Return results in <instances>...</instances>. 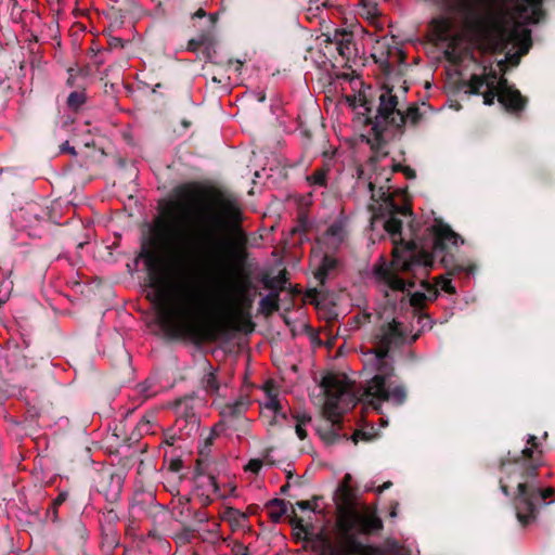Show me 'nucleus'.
Returning <instances> with one entry per match:
<instances>
[{"mask_svg":"<svg viewBox=\"0 0 555 555\" xmlns=\"http://www.w3.org/2000/svg\"><path fill=\"white\" fill-rule=\"evenodd\" d=\"M457 13L492 51H506L505 62L517 65L530 48L527 24L538 23L542 0H437Z\"/></svg>","mask_w":555,"mask_h":555,"instance_id":"nucleus-1","label":"nucleus"},{"mask_svg":"<svg viewBox=\"0 0 555 555\" xmlns=\"http://www.w3.org/2000/svg\"><path fill=\"white\" fill-rule=\"evenodd\" d=\"M389 172L379 175L369 182L372 198L383 201L389 217L385 221V230L392 236V260L378 263L374 269L375 279L391 291L405 292L420 280L425 293L415 292L411 296V305L420 307L424 300L433 301L438 296V291L431 286L426 276L433 267L434 256L427 250L420 248L415 242L404 243L400 236L402 221L399 216L409 217L410 208L406 205L393 203L391 186L389 185Z\"/></svg>","mask_w":555,"mask_h":555,"instance_id":"nucleus-2","label":"nucleus"},{"mask_svg":"<svg viewBox=\"0 0 555 555\" xmlns=\"http://www.w3.org/2000/svg\"><path fill=\"white\" fill-rule=\"evenodd\" d=\"M154 304L162 327L175 336L204 337L203 300L199 293L167 268L151 272Z\"/></svg>","mask_w":555,"mask_h":555,"instance_id":"nucleus-3","label":"nucleus"},{"mask_svg":"<svg viewBox=\"0 0 555 555\" xmlns=\"http://www.w3.org/2000/svg\"><path fill=\"white\" fill-rule=\"evenodd\" d=\"M404 340L400 323L396 320L382 324L372 335L373 348L363 352V369L371 377L366 380L362 400L378 410L389 401L396 405L406 399L405 388L392 382L395 369L390 350Z\"/></svg>","mask_w":555,"mask_h":555,"instance_id":"nucleus-4","label":"nucleus"},{"mask_svg":"<svg viewBox=\"0 0 555 555\" xmlns=\"http://www.w3.org/2000/svg\"><path fill=\"white\" fill-rule=\"evenodd\" d=\"M538 438L530 435L521 455L515 460L514 469L518 475L515 509L518 521L527 525L535 517L537 503L544 501L554 493L553 488H539L535 482L537 469L541 464V451L538 449Z\"/></svg>","mask_w":555,"mask_h":555,"instance_id":"nucleus-5","label":"nucleus"},{"mask_svg":"<svg viewBox=\"0 0 555 555\" xmlns=\"http://www.w3.org/2000/svg\"><path fill=\"white\" fill-rule=\"evenodd\" d=\"M241 219V210L234 199L219 197L208 218L209 228L204 232V244L201 245L209 269L216 273L217 263L222 261V251L228 246V232L235 231Z\"/></svg>","mask_w":555,"mask_h":555,"instance_id":"nucleus-6","label":"nucleus"},{"mask_svg":"<svg viewBox=\"0 0 555 555\" xmlns=\"http://www.w3.org/2000/svg\"><path fill=\"white\" fill-rule=\"evenodd\" d=\"M338 535L332 555H360L363 552V545L357 540L358 533H371L382 529V520L374 511L364 508L363 511L349 509L338 518Z\"/></svg>","mask_w":555,"mask_h":555,"instance_id":"nucleus-7","label":"nucleus"},{"mask_svg":"<svg viewBox=\"0 0 555 555\" xmlns=\"http://www.w3.org/2000/svg\"><path fill=\"white\" fill-rule=\"evenodd\" d=\"M378 99L379 105L375 112L366 102L361 105L364 109L365 124L370 125L376 134H380L388 127L399 129L409 121L411 124L417 122L420 118L418 108L411 106L404 112L391 89L383 88Z\"/></svg>","mask_w":555,"mask_h":555,"instance_id":"nucleus-8","label":"nucleus"},{"mask_svg":"<svg viewBox=\"0 0 555 555\" xmlns=\"http://www.w3.org/2000/svg\"><path fill=\"white\" fill-rule=\"evenodd\" d=\"M467 92L481 94L483 103L491 105L495 98L508 111H520L525 106V99L520 92L507 83V80L500 77L492 67L485 68L481 75H473L467 83Z\"/></svg>","mask_w":555,"mask_h":555,"instance_id":"nucleus-9","label":"nucleus"},{"mask_svg":"<svg viewBox=\"0 0 555 555\" xmlns=\"http://www.w3.org/2000/svg\"><path fill=\"white\" fill-rule=\"evenodd\" d=\"M322 386L326 396L323 414L331 423L333 431V438H328L327 441L333 442L338 436L336 429L343 413L353 403V395L349 384L338 376L324 377Z\"/></svg>","mask_w":555,"mask_h":555,"instance_id":"nucleus-10","label":"nucleus"},{"mask_svg":"<svg viewBox=\"0 0 555 555\" xmlns=\"http://www.w3.org/2000/svg\"><path fill=\"white\" fill-rule=\"evenodd\" d=\"M261 414L263 417L270 418V425L280 424L281 421L286 418L285 413L282 412L278 393L271 383L264 385V399L261 403Z\"/></svg>","mask_w":555,"mask_h":555,"instance_id":"nucleus-11","label":"nucleus"},{"mask_svg":"<svg viewBox=\"0 0 555 555\" xmlns=\"http://www.w3.org/2000/svg\"><path fill=\"white\" fill-rule=\"evenodd\" d=\"M431 232L434 235L433 251L436 256L443 251L448 245H457L460 240V236L441 221H436L431 225Z\"/></svg>","mask_w":555,"mask_h":555,"instance_id":"nucleus-12","label":"nucleus"},{"mask_svg":"<svg viewBox=\"0 0 555 555\" xmlns=\"http://www.w3.org/2000/svg\"><path fill=\"white\" fill-rule=\"evenodd\" d=\"M214 281L217 282L218 285L217 297L212 305L214 310L222 315L229 314L232 310V295L230 288L220 276L217 279L216 274H214Z\"/></svg>","mask_w":555,"mask_h":555,"instance_id":"nucleus-13","label":"nucleus"},{"mask_svg":"<svg viewBox=\"0 0 555 555\" xmlns=\"http://www.w3.org/2000/svg\"><path fill=\"white\" fill-rule=\"evenodd\" d=\"M347 236V231L343 222H334L323 234L321 242L328 250L337 249Z\"/></svg>","mask_w":555,"mask_h":555,"instance_id":"nucleus-14","label":"nucleus"},{"mask_svg":"<svg viewBox=\"0 0 555 555\" xmlns=\"http://www.w3.org/2000/svg\"><path fill=\"white\" fill-rule=\"evenodd\" d=\"M332 41L336 44L338 53L344 57H349L352 35L346 30H336Z\"/></svg>","mask_w":555,"mask_h":555,"instance_id":"nucleus-15","label":"nucleus"},{"mask_svg":"<svg viewBox=\"0 0 555 555\" xmlns=\"http://www.w3.org/2000/svg\"><path fill=\"white\" fill-rule=\"evenodd\" d=\"M221 518L230 524L232 530L243 529L247 520L246 514L234 507H227Z\"/></svg>","mask_w":555,"mask_h":555,"instance_id":"nucleus-16","label":"nucleus"},{"mask_svg":"<svg viewBox=\"0 0 555 555\" xmlns=\"http://www.w3.org/2000/svg\"><path fill=\"white\" fill-rule=\"evenodd\" d=\"M337 261L335 258L325 255L321 261L320 264L317 268L315 271V278L321 282L324 283L325 279L328 276L331 271H333L336 268Z\"/></svg>","mask_w":555,"mask_h":555,"instance_id":"nucleus-17","label":"nucleus"},{"mask_svg":"<svg viewBox=\"0 0 555 555\" xmlns=\"http://www.w3.org/2000/svg\"><path fill=\"white\" fill-rule=\"evenodd\" d=\"M288 503L284 500L274 499L268 504L270 517L274 521H279L281 517L287 513Z\"/></svg>","mask_w":555,"mask_h":555,"instance_id":"nucleus-18","label":"nucleus"},{"mask_svg":"<svg viewBox=\"0 0 555 555\" xmlns=\"http://www.w3.org/2000/svg\"><path fill=\"white\" fill-rule=\"evenodd\" d=\"M207 366L209 369V372L203 378V387L207 393L215 395L218 393L220 385L217 380L216 374L212 371L211 365L207 364Z\"/></svg>","mask_w":555,"mask_h":555,"instance_id":"nucleus-19","label":"nucleus"},{"mask_svg":"<svg viewBox=\"0 0 555 555\" xmlns=\"http://www.w3.org/2000/svg\"><path fill=\"white\" fill-rule=\"evenodd\" d=\"M295 431L300 440L307 437L306 426L311 422L310 415L306 413H297L294 415Z\"/></svg>","mask_w":555,"mask_h":555,"instance_id":"nucleus-20","label":"nucleus"},{"mask_svg":"<svg viewBox=\"0 0 555 555\" xmlns=\"http://www.w3.org/2000/svg\"><path fill=\"white\" fill-rule=\"evenodd\" d=\"M434 25L437 31V36L441 40H447L452 26L450 20L441 17L434 21Z\"/></svg>","mask_w":555,"mask_h":555,"instance_id":"nucleus-21","label":"nucleus"},{"mask_svg":"<svg viewBox=\"0 0 555 555\" xmlns=\"http://www.w3.org/2000/svg\"><path fill=\"white\" fill-rule=\"evenodd\" d=\"M327 172L326 168L317 169L307 180L311 185L324 186L327 180Z\"/></svg>","mask_w":555,"mask_h":555,"instance_id":"nucleus-22","label":"nucleus"},{"mask_svg":"<svg viewBox=\"0 0 555 555\" xmlns=\"http://www.w3.org/2000/svg\"><path fill=\"white\" fill-rule=\"evenodd\" d=\"M86 101V95L83 92H72L67 98V104L69 107L74 109H78Z\"/></svg>","mask_w":555,"mask_h":555,"instance_id":"nucleus-23","label":"nucleus"},{"mask_svg":"<svg viewBox=\"0 0 555 555\" xmlns=\"http://www.w3.org/2000/svg\"><path fill=\"white\" fill-rule=\"evenodd\" d=\"M153 387H154V383L150 379L139 384L137 386V389H138V392L144 398V399H147V398H151L153 396H155L156 391L153 390Z\"/></svg>","mask_w":555,"mask_h":555,"instance_id":"nucleus-24","label":"nucleus"},{"mask_svg":"<svg viewBox=\"0 0 555 555\" xmlns=\"http://www.w3.org/2000/svg\"><path fill=\"white\" fill-rule=\"evenodd\" d=\"M437 286H439V288L448 294H453L455 293V287L452 285V281L448 278H444V276H441L439 278V280L437 281Z\"/></svg>","mask_w":555,"mask_h":555,"instance_id":"nucleus-25","label":"nucleus"},{"mask_svg":"<svg viewBox=\"0 0 555 555\" xmlns=\"http://www.w3.org/2000/svg\"><path fill=\"white\" fill-rule=\"evenodd\" d=\"M262 466V462L259 461V460H251L248 465H247V469L250 470V472H254V473H258L259 469L261 468Z\"/></svg>","mask_w":555,"mask_h":555,"instance_id":"nucleus-26","label":"nucleus"},{"mask_svg":"<svg viewBox=\"0 0 555 555\" xmlns=\"http://www.w3.org/2000/svg\"><path fill=\"white\" fill-rule=\"evenodd\" d=\"M233 552L235 555H248V550L245 545L241 543H235L233 546Z\"/></svg>","mask_w":555,"mask_h":555,"instance_id":"nucleus-27","label":"nucleus"},{"mask_svg":"<svg viewBox=\"0 0 555 555\" xmlns=\"http://www.w3.org/2000/svg\"><path fill=\"white\" fill-rule=\"evenodd\" d=\"M205 40H206V39H205V37H201L198 40H196V39H191V40L189 41V49H190V50H196V49H197V47H199V46H202V44H204V43H205Z\"/></svg>","mask_w":555,"mask_h":555,"instance_id":"nucleus-28","label":"nucleus"},{"mask_svg":"<svg viewBox=\"0 0 555 555\" xmlns=\"http://www.w3.org/2000/svg\"><path fill=\"white\" fill-rule=\"evenodd\" d=\"M296 505L302 509V511H306V509H310L311 508V505H310V502L309 501H299L296 503Z\"/></svg>","mask_w":555,"mask_h":555,"instance_id":"nucleus-29","label":"nucleus"},{"mask_svg":"<svg viewBox=\"0 0 555 555\" xmlns=\"http://www.w3.org/2000/svg\"><path fill=\"white\" fill-rule=\"evenodd\" d=\"M62 151L69 152L70 154L76 155L75 149L73 146H69L68 142L62 145Z\"/></svg>","mask_w":555,"mask_h":555,"instance_id":"nucleus-30","label":"nucleus"},{"mask_svg":"<svg viewBox=\"0 0 555 555\" xmlns=\"http://www.w3.org/2000/svg\"><path fill=\"white\" fill-rule=\"evenodd\" d=\"M402 170H403L404 175H405L408 178H410V179L415 178V172H414V170H412L411 168L404 167V168H402Z\"/></svg>","mask_w":555,"mask_h":555,"instance_id":"nucleus-31","label":"nucleus"},{"mask_svg":"<svg viewBox=\"0 0 555 555\" xmlns=\"http://www.w3.org/2000/svg\"><path fill=\"white\" fill-rule=\"evenodd\" d=\"M208 481H209V485H210V487L212 488L214 492H218V485H217V482H216L215 477L209 476V477H208Z\"/></svg>","mask_w":555,"mask_h":555,"instance_id":"nucleus-32","label":"nucleus"},{"mask_svg":"<svg viewBox=\"0 0 555 555\" xmlns=\"http://www.w3.org/2000/svg\"><path fill=\"white\" fill-rule=\"evenodd\" d=\"M360 438L365 439V434L361 431H356L352 436V440L357 443Z\"/></svg>","mask_w":555,"mask_h":555,"instance_id":"nucleus-33","label":"nucleus"},{"mask_svg":"<svg viewBox=\"0 0 555 555\" xmlns=\"http://www.w3.org/2000/svg\"><path fill=\"white\" fill-rule=\"evenodd\" d=\"M500 483H501V490H502V492H503L505 495H508V486L505 483V481H504L503 479H501Z\"/></svg>","mask_w":555,"mask_h":555,"instance_id":"nucleus-34","label":"nucleus"},{"mask_svg":"<svg viewBox=\"0 0 555 555\" xmlns=\"http://www.w3.org/2000/svg\"><path fill=\"white\" fill-rule=\"evenodd\" d=\"M65 498H66V496H65V494H64V493H61V494L56 498V500H55V502H54V503H55L56 505H59V504H61V503H63V502L65 501Z\"/></svg>","mask_w":555,"mask_h":555,"instance_id":"nucleus-35","label":"nucleus"},{"mask_svg":"<svg viewBox=\"0 0 555 555\" xmlns=\"http://www.w3.org/2000/svg\"><path fill=\"white\" fill-rule=\"evenodd\" d=\"M390 482H385L380 487L377 488L378 493L383 492L384 490L388 489L390 487Z\"/></svg>","mask_w":555,"mask_h":555,"instance_id":"nucleus-36","label":"nucleus"},{"mask_svg":"<svg viewBox=\"0 0 555 555\" xmlns=\"http://www.w3.org/2000/svg\"><path fill=\"white\" fill-rule=\"evenodd\" d=\"M195 15H196V16H204V15H205V13H204V11H203V10H198V11L196 12V14H195Z\"/></svg>","mask_w":555,"mask_h":555,"instance_id":"nucleus-37","label":"nucleus"},{"mask_svg":"<svg viewBox=\"0 0 555 555\" xmlns=\"http://www.w3.org/2000/svg\"><path fill=\"white\" fill-rule=\"evenodd\" d=\"M209 21H210V24H211V25H214V24H215V22H216L215 16H214V15H210V16H209Z\"/></svg>","mask_w":555,"mask_h":555,"instance_id":"nucleus-38","label":"nucleus"}]
</instances>
